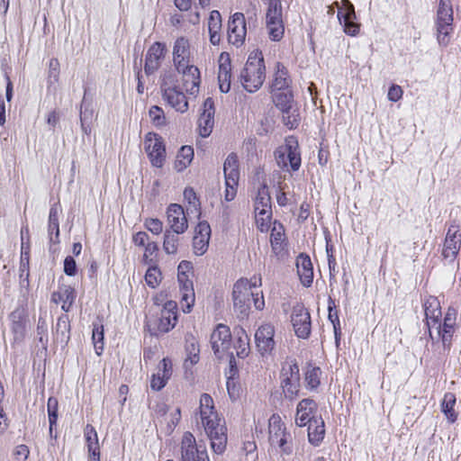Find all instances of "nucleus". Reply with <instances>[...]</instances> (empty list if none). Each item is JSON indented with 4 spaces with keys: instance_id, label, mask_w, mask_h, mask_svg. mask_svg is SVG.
I'll list each match as a JSON object with an SVG mask.
<instances>
[{
    "instance_id": "obj_1",
    "label": "nucleus",
    "mask_w": 461,
    "mask_h": 461,
    "mask_svg": "<svg viewBox=\"0 0 461 461\" xmlns=\"http://www.w3.org/2000/svg\"><path fill=\"white\" fill-rule=\"evenodd\" d=\"M199 415L213 452L223 453L227 444V429L215 410L212 397L208 393L200 396Z\"/></svg>"
},
{
    "instance_id": "obj_2",
    "label": "nucleus",
    "mask_w": 461,
    "mask_h": 461,
    "mask_svg": "<svg viewBox=\"0 0 461 461\" xmlns=\"http://www.w3.org/2000/svg\"><path fill=\"white\" fill-rule=\"evenodd\" d=\"M266 78V67L263 54L258 50H254L249 55L247 62L240 71L239 79L243 88L249 92H257L263 85Z\"/></svg>"
},
{
    "instance_id": "obj_3",
    "label": "nucleus",
    "mask_w": 461,
    "mask_h": 461,
    "mask_svg": "<svg viewBox=\"0 0 461 461\" xmlns=\"http://www.w3.org/2000/svg\"><path fill=\"white\" fill-rule=\"evenodd\" d=\"M454 16L451 0H439L435 19L437 40L440 46L449 43V37L454 31Z\"/></svg>"
},
{
    "instance_id": "obj_4",
    "label": "nucleus",
    "mask_w": 461,
    "mask_h": 461,
    "mask_svg": "<svg viewBox=\"0 0 461 461\" xmlns=\"http://www.w3.org/2000/svg\"><path fill=\"white\" fill-rule=\"evenodd\" d=\"M275 158L277 166L283 170L297 171L301 167V153L297 140L293 137H287L284 145L278 147L275 151Z\"/></svg>"
},
{
    "instance_id": "obj_5",
    "label": "nucleus",
    "mask_w": 461,
    "mask_h": 461,
    "mask_svg": "<svg viewBox=\"0 0 461 461\" xmlns=\"http://www.w3.org/2000/svg\"><path fill=\"white\" fill-rule=\"evenodd\" d=\"M250 296L255 295L250 291L249 281L246 278L239 279L233 285L232 300L235 312L242 319L249 315Z\"/></svg>"
},
{
    "instance_id": "obj_6",
    "label": "nucleus",
    "mask_w": 461,
    "mask_h": 461,
    "mask_svg": "<svg viewBox=\"0 0 461 461\" xmlns=\"http://www.w3.org/2000/svg\"><path fill=\"white\" fill-rule=\"evenodd\" d=\"M269 442L273 446H278L283 455L289 456L293 452V447L287 445L288 433L278 414H273L268 420Z\"/></svg>"
},
{
    "instance_id": "obj_7",
    "label": "nucleus",
    "mask_w": 461,
    "mask_h": 461,
    "mask_svg": "<svg viewBox=\"0 0 461 461\" xmlns=\"http://www.w3.org/2000/svg\"><path fill=\"white\" fill-rule=\"evenodd\" d=\"M457 311L456 308L449 306L445 314L443 325L438 323L435 327L438 331V338H441L442 349L438 354H447L451 348V341L455 330Z\"/></svg>"
},
{
    "instance_id": "obj_8",
    "label": "nucleus",
    "mask_w": 461,
    "mask_h": 461,
    "mask_svg": "<svg viewBox=\"0 0 461 461\" xmlns=\"http://www.w3.org/2000/svg\"><path fill=\"white\" fill-rule=\"evenodd\" d=\"M145 150L153 167H162L166 160V149L162 138L153 132H149L144 140Z\"/></svg>"
},
{
    "instance_id": "obj_9",
    "label": "nucleus",
    "mask_w": 461,
    "mask_h": 461,
    "mask_svg": "<svg viewBox=\"0 0 461 461\" xmlns=\"http://www.w3.org/2000/svg\"><path fill=\"white\" fill-rule=\"evenodd\" d=\"M461 248L460 226L452 223L447 231L441 256L447 263H452L456 258Z\"/></svg>"
},
{
    "instance_id": "obj_10",
    "label": "nucleus",
    "mask_w": 461,
    "mask_h": 461,
    "mask_svg": "<svg viewBox=\"0 0 461 461\" xmlns=\"http://www.w3.org/2000/svg\"><path fill=\"white\" fill-rule=\"evenodd\" d=\"M163 99L176 112L185 113L188 110V102L185 94L177 86L168 84L167 77L160 83Z\"/></svg>"
},
{
    "instance_id": "obj_11",
    "label": "nucleus",
    "mask_w": 461,
    "mask_h": 461,
    "mask_svg": "<svg viewBox=\"0 0 461 461\" xmlns=\"http://www.w3.org/2000/svg\"><path fill=\"white\" fill-rule=\"evenodd\" d=\"M212 348L218 358L223 357L224 353L230 348L231 334L228 326L218 324L211 335Z\"/></svg>"
},
{
    "instance_id": "obj_12",
    "label": "nucleus",
    "mask_w": 461,
    "mask_h": 461,
    "mask_svg": "<svg viewBox=\"0 0 461 461\" xmlns=\"http://www.w3.org/2000/svg\"><path fill=\"white\" fill-rule=\"evenodd\" d=\"M182 461H208L205 449H200L191 432H185L181 444Z\"/></svg>"
},
{
    "instance_id": "obj_13",
    "label": "nucleus",
    "mask_w": 461,
    "mask_h": 461,
    "mask_svg": "<svg viewBox=\"0 0 461 461\" xmlns=\"http://www.w3.org/2000/svg\"><path fill=\"white\" fill-rule=\"evenodd\" d=\"M247 34L246 20L242 13H235L228 22V40L237 47L243 44Z\"/></svg>"
},
{
    "instance_id": "obj_14",
    "label": "nucleus",
    "mask_w": 461,
    "mask_h": 461,
    "mask_svg": "<svg viewBox=\"0 0 461 461\" xmlns=\"http://www.w3.org/2000/svg\"><path fill=\"white\" fill-rule=\"evenodd\" d=\"M291 321L298 338L307 339L310 336L311 316L303 305L297 304L293 308Z\"/></svg>"
},
{
    "instance_id": "obj_15",
    "label": "nucleus",
    "mask_w": 461,
    "mask_h": 461,
    "mask_svg": "<svg viewBox=\"0 0 461 461\" xmlns=\"http://www.w3.org/2000/svg\"><path fill=\"white\" fill-rule=\"evenodd\" d=\"M344 12L339 11L337 17L343 26L344 32L349 36H356L359 32L360 24L356 23L355 7L349 0L341 1Z\"/></svg>"
},
{
    "instance_id": "obj_16",
    "label": "nucleus",
    "mask_w": 461,
    "mask_h": 461,
    "mask_svg": "<svg viewBox=\"0 0 461 461\" xmlns=\"http://www.w3.org/2000/svg\"><path fill=\"white\" fill-rule=\"evenodd\" d=\"M275 330L271 324L261 325L255 333V341L259 353L264 357L275 348Z\"/></svg>"
},
{
    "instance_id": "obj_17",
    "label": "nucleus",
    "mask_w": 461,
    "mask_h": 461,
    "mask_svg": "<svg viewBox=\"0 0 461 461\" xmlns=\"http://www.w3.org/2000/svg\"><path fill=\"white\" fill-rule=\"evenodd\" d=\"M254 206L257 217H261L262 221L271 219V196L268 186L266 182H263L258 187V194L255 198Z\"/></svg>"
},
{
    "instance_id": "obj_18",
    "label": "nucleus",
    "mask_w": 461,
    "mask_h": 461,
    "mask_svg": "<svg viewBox=\"0 0 461 461\" xmlns=\"http://www.w3.org/2000/svg\"><path fill=\"white\" fill-rule=\"evenodd\" d=\"M423 308L426 318V325L429 332V338L434 342V337L431 329L434 328L442 317L441 306L438 299L435 296L429 295L426 297L423 303Z\"/></svg>"
},
{
    "instance_id": "obj_19",
    "label": "nucleus",
    "mask_w": 461,
    "mask_h": 461,
    "mask_svg": "<svg viewBox=\"0 0 461 461\" xmlns=\"http://www.w3.org/2000/svg\"><path fill=\"white\" fill-rule=\"evenodd\" d=\"M166 47L161 42H154L148 50L144 71L147 76L154 74L160 67L161 60L165 57Z\"/></svg>"
},
{
    "instance_id": "obj_20",
    "label": "nucleus",
    "mask_w": 461,
    "mask_h": 461,
    "mask_svg": "<svg viewBox=\"0 0 461 461\" xmlns=\"http://www.w3.org/2000/svg\"><path fill=\"white\" fill-rule=\"evenodd\" d=\"M191 50L189 41L185 37L176 40L173 47V62L178 72L181 68L190 65Z\"/></svg>"
},
{
    "instance_id": "obj_21",
    "label": "nucleus",
    "mask_w": 461,
    "mask_h": 461,
    "mask_svg": "<svg viewBox=\"0 0 461 461\" xmlns=\"http://www.w3.org/2000/svg\"><path fill=\"white\" fill-rule=\"evenodd\" d=\"M214 112L213 100L208 97L203 103V111L198 119L199 134L203 138L208 137L212 131Z\"/></svg>"
},
{
    "instance_id": "obj_22",
    "label": "nucleus",
    "mask_w": 461,
    "mask_h": 461,
    "mask_svg": "<svg viewBox=\"0 0 461 461\" xmlns=\"http://www.w3.org/2000/svg\"><path fill=\"white\" fill-rule=\"evenodd\" d=\"M167 221L171 230L176 234L184 233L187 227V220L185 218L184 209L181 205L172 203L167 208Z\"/></svg>"
},
{
    "instance_id": "obj_23",
    "label": "nucleus",
    "mask_w": 461,
    "mask_h": 461,
    "mask_svg": "<svg viewBox=\"0 0 461 461\" xmlns=\"http://www.w3.org/2000/svg\"><path fill=\"white\" fill-rule=\"evenodd\" d=\"M173 373L171 360L167 357L163 358L158 366V372L154 374L150 380V388L153 391H160L165 387Z\"/></svg>"
},
{
    "instance_id": "obj_24",
    "label": "nucleus",
    "mask_w": 461,
    "mask_h": 461,
    "mask_svg": "<svg viewBox=\"0 0 461 461\" xmlns=\"http://www.w3.org/2000/svg\"><path fill=\"white\" fill-rule=\"evenodd\" d=\"M176 309L175 302L167 301L165 303L158 324V330L160 332H168L175 327L177 321Z\"/></svg>"
},
{
    "instance_id": "obj_25",
    "label": "nucleus",
    "mask_w": 461,
    "mask_h": 461,
    "mask_svg": "<svg viewBox=\"0 0 461 461\" xmlns=\"http://www.w3.org/2000/svg\"><path fill=\"white\" fill-rule=\"evenodd\" d=\"M179 73L183 74V86L191 95H196L199 93L201 77L200 70L194 65H188L181 68Z\"/></svg>"
},
{
    "instance_id": "obj_26",
    "label": "nucleus",
    "mask_w": 461,
    "mask_h": 461,
    "mask_svg": "<svg viewBox=\"0 0 461 461\" xmlns=\"http://www.w3.org/2000/svg\"><path fill=\"white\" fill-rule=\"evenodd\" d=\"M177 280L180 287L183 311L185 312H189L192 310L195 300L193 281L184 274L177 276Z\"/></svg>"
},
{
    "instance_id": "obj_27",
    "label": "nucleus",
    "mask_w": 461,
    "mask_h": 461,
    "mask_svg": "<svg viewBox=\"0 0 461 461\" xmlns=\"http://www.w3.org/2000/svg\"><path fill=\"white\" fill-rule=\"evenodd\" d=\"M317 410V403L314 400L303 399L296 407L295 423L299 427H304L318 418L311 417V414Z\"/></svg>"
},
{
    "instance_id": "obj_28",
    "label": "nucleus",
    "mask_w": 461,
    "mask_h": 461,
    "mask_svg": "<svg viewBox=\"0 0 461 461\" xmlns=\"http://www.w3.org/2000/svg\"><path fill=\"white\" fill-rule=\"evenodd\" d=\"M296 268L302 285L310 287L313 281V267L310 257L301 253L296 258Z\"/></svg>"
},
{
    "instance_id": "obj_29",
    "label": "nucleus",
    "mask_w": 461,
    "mask_h": 461,
    "mask_svg": "<svg viewBox=\"0 0 461 461\" xmlns=\"http://www.w3.org/2000/svg\"><path fill=\"white\" fill-rule=\"evenodd\" d=\"M223 172L226 179V185L236 186L239 180L238 157L234 153L228 155L224 161Z\"/></svg>"
},
{
    "instance_id": "obj_30",
    "label": "nucleus",
    "mask_w": 461,
    "mask_h": 461,
    "mask_svg": "<svg viewBox=\"0 0 461 461\" xmlns=\"http://www.w3.org/2000/svg\"><path fill=\"white\" fill-rule=\"evenodd\" d=\"M185 353L186 357L184 362V367L188 370L193 367L194 365L198 363L200 357V348L198 342L193 335H187L185 337Z\"/></svg>"
},
{
    "instance_id": "obj_31",
    "label": "nucleus",
    "mask_w": 461,
    "mask_h": 461,
    "mask_svg": "<svg viewBox=\"0 0 461 461\" xmlns=\"http://www.w3.org/2000/svg\"><path fill=\"white\" fill-rule=\"evenodd\" d=\"M275 77L271 85V92L288 90L291 84V78L287 68L281 63L276 67Z\"/></svg>"
},
{
    "instance_id": "obj_32",
    "label": "nucleus",
    "mask_w": 461,
    "mask_h": 461,
    "mask_svg": "<svg viewBox=\"0 0 461 461\" xmlns=\"http://www.w3.org/2000/svg\"><path fill=\"white\" fill-rule=\"evenodd\" d=\"M221 15L219 11L211 12L208 19V31L210 41L212 45H218L221 41Z\"/></svg>"
},
{
    "instance_id": "obj_33",
    "label": "nucleus",
    "mask_w": 461,
    "mask_h": 461,
    "mask_svg": "<svg viewBox=\"0 0 461 461\" xmlns=\"http://www.w3.org/2000/svg\"><path fill=\"white\" fill-rule=\"evenodd\" d=\"M325 435V425L321 417L313 420L309 423L308 428V440L309 442L317 447L323 440Z\"/></svg>"
},
{
    "instance_id": "obj_34",
    "label": "nucleus",
    "mask_w": 461,
    "mask_h": 461,
    "mask_svg": "<svg viewBox=\"0 0 461 461\" xmlns=\"http://www.w3.org/2000/svg\"><path fill=\"white\" fill-rule=\"evenodd\" d=\"M84 435L88 450V456L100 455V445L95 429L92 425L87 424L84 429Z\"/></svg>"
},
{
    "instance_id": "obj_35",
    "label": "nucleus",
    "mask_w": 461,
    "mask_h": 461,
    "mask_svg": "<svg viewBox=\"0 0 461 461\" xmlns=\"http://www.w3.org/2000/svg\"><path fill=\"white\" fill-rule=\"evenodd\" d=\"M52 299L55 302L62 301L61 309L68 312L76 299L75 290L71 286H64L59 292L53 294Z\"/></svg>"
},
{
    "instance_id": "obj_36",
    "label": "nucleus",
    "mask_w": 461,
    "mask_h": 461,
    "mask_svg": "<svg viewBox=\"0 0 461 461\" xmlns=\"http://www.w3.org/2000/svg\"><path fill=\"white\" fill-rule=\"evenodd\" d=\"M272 93L273 101L282 113L294 106V95L290 89Z\"/></svg>"
},
{
    "instance_id": "obj_37",
    "label": "nucleus",
    "mask_w": 461,
    "mask_h": 461,
    "mask_svg": "<svg viewBox=\"0 0 461 461\" xmlns=\"http://www.w3.org/2000/svg\"><path fill=\"white\" fill-rule=\"evenodd\" d=\"M59 209L57 206H52L50 210L49 214V237L50 241L52 243H59Z\"/></svg>"
},
{
    "instance_id": "obj_38",
    "label": "nucleus",
    "mask_w": 461,
    "mask_h": 461,
    "mask_svg": "<svg viewBox=\"0 0 461 461\" xmlns=\"http://www.w3.org/2000/svg\"><path fill=\"white\" fill-rule=\"evenodd\" d=\"M281 379L282 387H284L285 385H288L292 383H299L300 374L298 365L296 363L285 364L281 371Z\"/></svg>"
},
{
    "instance_id": "obj_39",
    "label": "nucleus",
    "mask_w": 461,
    "mask_h": 461,
    "mask_svg": "<svg viewBox=\"0 0 461 461\" xmlns=\"http://www.w3.org/2000/svg\"><path fill=\"white\" fill-rule=\"evenodd\" d=\"M285 241V230L282 224L274 223L271 230L270 243L273 252L277 256L284 249L283 243Z\"/></svg>"
},
{
    "instance_id": "obj_40",
    "label": "nucleus",
    "mask_w": 461,
    "mask_h": 461,
    "mask_svg": "<svg viewBox=\"0 0 461 461\" xmlns=\"http://www.w3.org/2000/svg\"><path fill=\"white\" fill-rule=\"evenodd\" d=\"M56 338L61 343L67 344L70 339V323L67 314L58 318L55 327Z\"/></svg>"
},
{
    "instance_id": "obj_41",
    "label": "nucleus",
    "mask_w": 461,
    "mask_h": 461,
    "mask_svg": "<svg viewBox=\"0 0 461 461\" xmlns=\"http://www.w3.org/2000/svg\"><path fill=\"white\" fill-rule=\"evenodd\" d=\"M456 404V395L453 393H446L441 402V411L450 423H454L457 419V414L454 410Z\"/></svg>"
},
{
    "instance_id": "obj_42",
    "label": "nucleus",
    "mask_w": 461,
    "mask_h": 461,
    "mask_svg": "<svg viewBox=\"0 0 461 461\" xmlns=\"http://www.w3.org/2000/svg\"><path fill=\"white\" fill-rule=\"evenodd\" d=\"M230 63L229 61L220 64L218 72L219 87L222 93L230 89Z\"/></svg>"
},
{
    "instance_id": "obj_43",
    "label": "nucleus",
    "mask_w": 461,
    "mask_h": 461,
    "mask_svg": "<svg viewBox=\"0 0 461 461\" xmlns=\"http://www.w3.org/2000/svg\"><path fill=\"white\" fill-rule=\"evenodd\" d=\"M194 158V149L191 146H183L178 151L175 167L177 171L184 170Z\"/></svg>"
},
{
    "instance_id": "obj_44",
    "label": "nucleus",
    "mask_w": 461,
    "mask_h": 461,
    "mask_svg": "<svg viewBox=\"0 0 461 461\" xmlns=\"http://www.w3.org/2000/svg\"><path fill=\"white\" fill-rule=\"evenodd\" d=\"M104 325L100 321L93 322L92 341L96 355L100 356L104 350Z\"/></svg>"
},
{
    "instance_id": "obj_45",
    "label": "nucleus",
    "mask_w": 461,
    "mask_h": 461,
    "mask_svg": "<svg viewBox=\"0 0 461 461\" xmlns=\"http://www.w3.org/2000/svg\"><path fill=\"white\" fill-rule=\"evenodd\" d=\"M178 234L171 230H166L164 233L163 249L167 254H176L179 241Z\"/></svg>"
},
{
    "instance_id": "obj_46",
    "label": "nucleus",
    "mask_w": 461,
    "mask_h": 461,
    "mask_svg": "<svg viewBox=\"0 0 461 461\" xmlns=\"http://www.w3.org/2000/svg\"><path fill=\"white\" fill-rule=\"evenodd\" d=\"M267 22H283L282 21V4L281 0H269L267 12Z\"/></svg>"
},
{
    "instance_id": "obj_47",
    "label": "nucleus",
    "mask_w": 461,
    "mask_h": 461,
    "mask_svg": "<svg viewBox=\"0 0 461 461\" xmlns=\"http://www.w3.org/2000/svg\"><path fill=\"white\" fill-rule=\"evenodd\" d=\"M284 123L290 129H294L299 125L300 114L297 108L294 106L283 112Z\"/></svg>"
},
{
    "instance_id": "obj_48",
    "label": "nucleus",
    "mask_w": 461,
    "mask_h": 461,
    "mask_svg": "<svg viewBox=\"0 0 461 461\" xmlns=\"http://www.w3.org/2000/svg\"><path fill=\"white\" fill-rule=\"evenodd\" d=\"M37 339L41 343L43 349H47L48 347V324L45 319L40 317L37 323Z\"/></svg>"
},
{
    "instance_id": "obj_49",
    "label": "nucleus",
    "mask_w": 461,
    "mask_h": 461,
    "mask_svg": "<svg viewBox=\"0 0 461 461\" xmlns=\"http://www.w3.org/2000/svg\"><path fill=\"white\" fill-rule=\"evenodd\" d=\"M321 370L320 367H311L305 373V381L310 389H316L320 385Z\"/></svg>"
},
{
    "instance_id": "obj_50",
    "label": "nucleus",
    "mask_w": 461,
    "mask_h": 461,
    "mask_svg": "<svg viewBox=\"0 0 461 461\" xmlns=\"http://www.w3.org/2000/svg\"><path fill=\"white\" fill-rule=\"evenodd\" d=\"M149 115L152 123L157 127L166 125V116L161 107L153 105L149 111Z\"/></svg>"
},
{
    "instance_id": "obj_51",
    "label": "nucleus",
    "mask_w": 461,
    "mask_h": 461,
    "mask_svg": "<svg viewBox=\"0 0 461 461\" xmlns=\"http://www.w3.org/2000/svg\"><path fill=\"white\" fill-rule=\"evenodd\" d=\"M267 27L270 39L273 41H280L284 35L283 22H267Z\"/></svg>"
},
{
    "instance_id": "obj_52",
    "label": "nucleus",
    "mask_w": 461,
    "mask_h": 461,
    "mask_svg": "<svg viewBox=\"0 0 461 461\" xmlns=\"http://www.w3.org/2000/svg\"><path fill=\"white\" fill-rule=\"evenodd\" d=\"M161 273L157 267H150L145 274V281L149 287L155 288L158 285Z\"/></svg>"
},
{
    "instance_id": "obj_53",
    "label": "nucleus",
    "mask_w": 461,
    "mask_h": 461,
    "mask_svg": "<svg viewBox=\"0 0 461 461\" xmlns=\"http://www.w3.org/2000/svg\"><path fill=\"white\" fill-rule=\"evenodd\" d=\"M48 414L50 422V431H52L53 426L58 420V401L56 398L50 397L48 400Z\"/></svg>"
},
{
    "instance_id": "obj_54",
    "label": "nucleus",
    "mask_w": 461,
    "mask_h": 461,
    "mask_svg": "<svg viewBox=\"0 0 461 461\" xmlns=\"http://www.w3.org/2000/svg\"><path fill=\"white\" fill-rule=\"evenodd\" d=\"M208 246H209V239H205L203 237H197V236L194 237L193 248H194V252L196 255H198V256L203 255L207 251Z\"/></svg>"
},
{
    "instance_id": "obj_55",
    "label": "nucleus",
    "mask_w": 461,
    "mask_h": 461,
    "mask_svg": "<svg viewBox=\"0 0 461 461\" xmlns=\"http://www.w3.org/2000/svg\"><path fill=\"white\" fill-rule=\"evenodd\" d=\"M94 115V111L91 108L90 104L86 103V95H84L82 104H81V111H80V122H92Z\"/></svg>"
},
{
    "instance_id": "obj_56",
    "label": "nucleus",
    "mask_w": 461,
    "mask_h": 461,
    "mask_svg": "<svg viewBox=\"0 0 461 461\" xmlns=\"http://www.w3.org/2000/svg\"><path fill=\"white\" fill-rule=\"evenodd\" d=\"M59 76V62L57 59H51L49 64V81L53 84L58 82Z\"/></svg>"
},
{
    "instance_id": "obj_57",
    "label": "nucleus",
    "mask_w": 461,
    "mask_h": 461,
    "mask_svg": "<svg viewBox=\"0 0 461 461\" xmlns=\"http://www.w3.org/2000/svg\"><path fill=\"white\" fill-rule=\"evenodd\" d=\"M185 201L188 203L190 206H193L194 210H198L200 207L199 199L196 196L194 190L191 187H186L184 191Z\"/></svg>"
},
{
    "instance_id": "obj_58",
    "label": "nucleus",
    "mask_w": 461,
    "mask_h": 461,
    "mask_svg": "<svg viewBox=\"0 0 461 461\" xmlns=\"http://www.w3.org/2000/svg\"><path fill=\"white\" fill-rule=\"evenodd\" d=\"M145 227L153 234L158 235L163 230V223L158 219H147L144 222Z\"/></svg>"
},
{
    "instance_id": "obj_59",
    "label": "nucleus",
    "mask_w": 461,
    "mask_h": 461,
    "mask_svg": "<svg viewBox=\"0 0 461 461\" xmlns=\"http://www.w3.org/2000/svg\"><path fill=\"white\" fill-rule=\"evenodd\" d=\"M283 388V392L285 394V397L288 399L289 401H294L300 391V382L299 383H292L288 385H285Z\"/></svg>"
},
{
    "instance_id": "obj_60",
    "label": "nucleus",
    "mask_w": 461,
    "mask_h": 461,
    "mask_svg": "<svg viewBox=\"0 0 461 461\" xmlns=\"http://www.w3.org/2000/svg\"><path fill=\"white\" fill-rule=\"evenodd\" d=\"M19 271H20V277L30 276L29 250L22 251Z\"/></svg>"
},
{
    "instance_id": "obj_61",
    "label": "nucleus",
    "mask_w": 461,
    "mask_h": 461,
    "mask_svg": "<svg viewBox=\"0 0 461 461\" xmlns=\"http://www.w3.org/2000/svg\"><path fill=\"white\" fill-rule=\"evenodd\" d=\"M77 264L71 256H68L64 260V272L67 276H74L77 274Z\"/></svg>"
},
{
    "instance_id": "obj_62",
    "label": "nucleus",
    "mask_w": 461,
    "mask_h": 461,
    "mask_svg": "<svg viewBox=\"0 0 461 461\" xmlns=\"http://www.w3.org/2000/svg\"><path fill=\"white\" fill-rule=\"evenodd\" d=\"M328 311H329L328 318L330 321V322L332 323V326L339 325L340 322H339L338 312L336 310L335 302L330 297L329 298Z\"/></svg>"
},
{
    "instance_id": "obj_63",
    "label": "nucleus",
    "mask_w": 461,
    "mask_h": 461,
    "mask_svg": "<svg viewBox=\"0 0 461 461\" xmlns=\"http://www.w3.org/2000/svg\"><path fill=\"white\" fill-rule=\"evenodd\" d=\"M12 330L14 333L15 339H22L25 331L24 322L22 320L14 321L12 324Z\"/></svg>"
},
{
    "instance_id": "obj_64",
    "label": "nucleus",
    "mask_w": 461,
    "mask_h": 461,
    "mask_svg": "<svg viewBox=\"0 0 461 461\" xmlns=\"http://www.w3.org/2000/svg\"><path fill=\"white\" fill-rule=\"evenodd\" d=\"M402 93L401 86L393 85L388 90V99L392 102H397L402 98Z\"/></svg>"
}]
</instances>
